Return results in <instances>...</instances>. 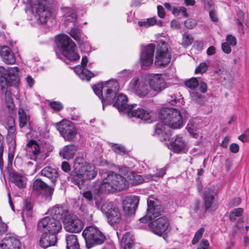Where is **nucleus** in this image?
I'll list each match as a JSON object with an SVG mask.
<instances>
[{
    "mask_svg": "<svg viewBox=\"0 0 249 249\" xmlns=\"http://www.w3.org/2000/svg\"><path fill=\"white\" fill-rule=\"evenodd\" d=\"M102 181L94 186V192L99 194L113 193L121 191L128 188L129 184L137 185L143 182L154 180V175H147L142 177L134 172H129L126 174L127 179L120 174L114 172H101Z\"/></svg>",
    "mask_w": 249,
    "mask_h": 249,
    "instance_id": "f257e3e1",
    "label": "nucleus"
},
{
    "mask_svg": "<svg viewBox=\"0 0 249 249\" xmlns=\"http://www.w3.org/2000/svg\"><path fill=\"white\" fill-rule=\"evenodd\" d=\"M73 168L71 181L78 186L82 185L86 180L93 179L97 175L94 167L82 157L75 159Z\"/></svg>",
    "mask_w": 249,
    "mask_h": 249,
    "instance_id": "f03ea898",
    "label": "nucleus"
},
{
    "mask_svg": "<svg viewBox=\"0 0 249 249\" xmlns=\"http://www.w3.org/2000/svg\"><path fill=\"white\" fill-rule=\"evenodd\" d=\"M116 93V92H115ZM113 101L111 103H114L113 106L116 107L119 111H126L128 115L131 117L140 118L141 120L146 121L151 118L152 113L145 110L142 108H138L132 110V106H129L127 104V97L122 93H118L114 95Z\"/></svg>",
    "mask_w": 249,
    "mask_h": 249,
    "instance_id": "7ed1b4c3",
    "label": "nucleus"
},
{
    "mask_svg": "<svg viewBox=\"0 0 249 249\" xmlns=\"http://www.w3.org/2000/svg\"><path fill=\"white\" fill-rule=\"evenodd\" d=\"M119 88V84L115 80H109L104 84L99 83L92 87L94 92L101 100L103 110L106 105L111 104L113 97Z\"/></svg>",
    "mask_w": 249,
    "mask_h": 249,
    "instance_id": "20e7f679",
    "label": "nucleus"
},
{
    "mask_svg": "<svg viewBox=\"0 0 249 249\" xmlns=\"http://www.w3.org/2000/svg\"><path fill=\"white\" fill-rule=\"evenodd\" d=\"M159 119L162 125L177 129L183 126V119L180 111L170 107L161 108L159 112Z\"/></svg>",
    "mask_w": 249,
    "mask_h": 249,
    "instance_id": "39448f33",
    "label": "nucleus"
},
{
    "mask_svg": "<svg viewBox=\"0 0 249 249\" xmlns=\"http://www.w3.org/2000/svg\"><path fill=\"white\" fill-rule=\"evenodd\" d=\"M56 43L61 53L68 60L74 61L79 59V55L75 52L76 45L67 35L57 36Z\"/></svg>",
    "mask_w": 249,
    "mask_h": 249,
    "instance_id": "423d86ee",
    "label": "nucleus"
},
{
    "mask_svg": "<svg viewBox=\"0 0 249 249\" xmlns=\"http://www.w3.org/2000/svg\"><path fill=\"white\" fill-rule=\"evenodd\" d=\"M82 236L88 249L94 246L101 245L106 240L105 235L94 226L86 227L82 232Z\"/></svg>",
    "mask_w": 249,
    "mask_h": 249,
    "instance_id": "0eeeda50",
    "label": "nucleus"
},
{
    "mask_svg": "<svg viewBox=\"0 0 249 249\" xmlns=\"http://www.w3.org/2000/svg\"><path fill=\"white\" fill-rule=\"evenodd\" d=\"M148 83L146 78L135 77L130 82L128 89L138 96L144 97L152 94Z\"/></svg>",
    "mask_w": 249,
    "mask_h": 249,
    "instance_id": "6e6552de",
    "label": "nucleus"
},
{
    "mask_svg": "<svg viewBox=\"0 0 249 249\" xmlns=\"http://www.w3.org/2000/svg\"><path fill=\"white\" fill-rule=\"evenodd\" d=\"M101 211L107 217L108 222L111 225L118 223L121 220L119 209L112 202H105L101 206Z\"/></svg>",
    "mask_w": 249,
    "mask_h": 249,
    "instance_id": "1a4fd4ad",
    "label": "nucleus"
},
{
    "mask_svg": "<svg viewBox=\"0 0 249 249\" xmlns=\"http://www.w3.org/2000/svg\"><path fill=\"white\" fill-rule=\"evenodd\" d=\"M171 58L167 44L164 42L159 43L156 55L155 65L158 67H164L170 62Z\"/></svg>",
    "mask_w": 249,
    "mask_h": 249,
    "instance_id": "9d476101",
    "label": "nucleus"
},
{
    "mask_svg": "<svg viewBox=\"0 0 249 249\" xmlns=\"http://www.w3.org/2000/svg\"><path fill=\"white\" fill-rule=\"evenodd\" d=\"M56 128L65 141H72L77 131L72 123L67 120H63L56 124Z\"/></svg>",
    "mask_w": 249,
    "mask_h": 249,
    "instance_id": "9b49d317",
    "label": "nucleus"
},
{
    "mask_svg": "<svg viewBox=\"0 0 249 249\" xmlns=\"http://www.w3.org/2000/svg\"><path fill=\"white\" fill-rule=\"evenodd\" d=\"M147 203L146 214L139 219L141 223L147 222V219L149 220L155 219L160 215V206L157 200H154L153 197H150L147 200Z\"/></svg>",
    "mask_w": 249,
    "mask_h": 249,
    "instance_id": "f8f14e48",
    "label": "nucleus"
},
{
    "mask_svg": "<svg viewBox=\"0 0 249 249\" xmlns=\"http://www.w3.org/2000/svg\"><path fill=\"white\" fill-rule=\"evenodd\" d=\"M32 11L36 13L35 17L41 24L46 23L47 19L51 16L50 10L39 0H35L31 4Z\"/></svg>",
    "mask_w": 249,
    "mask_h": 249,
    "instance_id": "ddd939ff",
    "label": "nucleus"
},
{
    "mask_svg": "<svg viewBox=\"0 0 249 249\" xmlns=\"http://www.w3.org/2000/svg\"><path fill=\"white\" fill-rule=\"evenodd\" d=\"M217 194V190L213 186L206 188L202 197L206 212H213L215 210V197Z\"/></svg>",
    "mask_w": 249,
    "mask_h": 249,
    "instance_id": "4468645a",
    "label": "nucleus"
},
{
    "mask_svg": "<svg viewBox=\"0 0 249 249\" xmlns=\"http://www.w3.org/2000/svg\"><path fill=\"white\" fill-rule=\"evenodd\" d=\"M169 225L168 220L165 217H160L148 224L151 231L159 236L162 235L167 231Z\"/></svg>",
    "mask_w": 249,
    "mask_h": 249,
    "instance_id": "2eb2a0df",
    "label": "nucleus"
},
{
    "mask_svg": "<svg viewBox=\"0 0 249 249\" xmlns=\"http://www.w3.org/2000/svg\"><path fill=\"white\" fill-rule=\"evenodd\" d=\"M33 190L36 193L44 195L51 199L54 191V186H50L40 178L36 179L33 183Z\"/></svg>",
    "mask_w": 249,
    "mask_h": 249,
    "instance_id": "dca6fc26",
    "label": "nucleus"
},
{
    "mask_svg": "<svg viewBox=\"0 0 249 249\" xmlns=\"http://www.w3.org/2000/svg\"><path fill=\"white\" fill-rule=\"evenodd\" d=\"M155 49V45L150 44L142 50L140 55V62L143 68L150 66L153 63Z\"/></svg>",
    "mask_w": 249,
    "mask_h": 249,
    "instance_id": "f3484780",
    "label": "nucleus"
},
{
    "mask_svg": "<svg viewBox=\"0 0 249 249\" xmlns=\"http://www.w3.org/2000/svg\"><path fill=\"white\" fill-rule=\"evenodd\" d=\"M168 146L170 149L177 153H186L188 150L187 142L180 135L174 138Z\"/></svg>",
    "mask_w": 249,
    "mask_h": 249,
    "instance_id": "a211bd4d",
    "label": "nucleus"
},
{
    "mask_svg": "<svg viewBox=\"0 0 249 249\" xmlns=\"http://www.w3.org/2000/svg\"><path fill=\"white\" fill-rule=\"evenodd\" d=\"M83 227V222L75 215H69L65 221V229L70 232H79Z\"/></svg>",
    "mask_w": 249,
    "mask_h": 249,
    "instance_id": "6ab92c4d",
    "label": "nucleus"
},
{
    "mask_svg": "<svg viewBox=\"0 0 249 249\" xmlns=\"http://www.w3.org/2000/svg\"><path fill=\"white\" fill-rule=\"evenodd\" d=\"M151 91L159 92L166 87V84L163 79L159 75H151L146 77Z\"/></svg>",
    "mask_w": 249,
    "mask_h": 249,
    "instance_id": "aec40b11",
    "label": "nucleus"
},
{
    "mask_svg": "<svg viewBox=\"0 0 249 249\" xmlns=\"http://www.w3.org/2000/svg\"><path fill=\"white\" fill-rule=\"evenodd\" d=\"M48 213L55 220L60 222L64 220L66 221L69 215V211L66 208L58 206L52 207L48 211Z\"/></svg>",
    "mask_w": 249,
    "mask_h": 249,
    "instance_id": "412c9836",
    "label": "nucleus"
},
{
    "mask_svg": "<svg viewBox=\"0 0 249 249\" xmlns=\"http://www.w3.org/2000/svg\"><path fill=\"white\" fill-rule=\"evenodd\" d=\"M139 199L138 196L126 197L123 201V208L127 214L134 213L138 205Z\"/></svg>",
    "mask_w": 249,
    "mask_h": 249,
    "instance_id": "4be33fe9",
    "label": "nucleus"
},
{
    "mask_svg": "<svg viewBox=\"0 0 249 249\" xmlns=\"http://www.w3.org/2000/svg\"><path fill=\"white\" fill-rule=\"evenodd\" d=\"M20 245L17 238L7 235L0 243V247L1 249H19Z\"/></svg>",
    "mask_w": 249,
    "mask_h": 249,
    "instance_id": "5701e85b",
    "label": "nucleus"
},
{
    "mask_svg": "<svg viewBox=\"0 0 249 249\" xmlns=\"http://www.w3.org/2000/svg\"><path fill=\"white\" fill-rule=\"evenodd\" d=\"M87 63V58L86 57H83L81 61V64L83 67H76L74 71L81 79L83 80L86 79L89 81L93 76V74L85 68Z\"/></svg>",
    "mask_w": 249,
    "mask_h": 249,
    "instance_id": "b1692460",
    "label": "nucleus"
},
{
    "mask_svg": "<svg viewBox=\"0 0 249 249\" xmlns=\"http://www.w3.org/2000/svg\"><path fill=\"white\" fill-rule=\"evenodd\" d=\"M0 55L3 62L12 65L16 62V58L11 49L6 46H3L0 49Z\"/></svg>",
    "mask_w": 249,
    "mask_h": 249,
    "instance_id": "393cba45",
    "label": "nucleus"
},
{
    "mask_svg": "<svg viewBox=\"0 0 249 249\" xmlns=\"http://www.w3.org/2000/svg\"><path fill=\"white\" fill-rule=\"evenodd\" d=\"M57 241L56 235L47 232H44L40 238L39 243L42 248L46 249L49 247L54 246Z\"/></svg>",
    "mask_w": 249,
    "mask_h": 249,
    "instance_id": "a878e982",
    "label": "nucleus"
},
{
    "mask_svg": "<svg viewBox=\"0 0 249 249\" xmlns=\"http://www.w3.org/2000/svg\"><path fill=\"white\" fill-rule=\"evenodd\" d=\"M78 148L74 144H68L65 146L60 151V157L66 160L72 159Z\"/></svg>",
    "mask_w": 249,
    "mask_h": 249,
    "instance_id": "bb28decb",
    "label": "nucleus"
},
{
    "mask_svg": "<svg viewBox=\"0 0 249 249\" xmlns=\"http://www.w3.org/2000/svg\"><path fill=\"white\" fill-rule=\"evenodd\" d=\"M42 176H44L50 179L52 182L55 185L58 174L56 170L50 166H46L42 169L40 172Z\"/></svg>",
    "mask_w": 249,
    "mask_h": 249,
    "instance_id": "cd10ccee",
    "label": "nucleus"
},
{
    "mask_svg": "<svg viewBox=\"0 0 249 249\" xmlns=\"http://www.w3.org/2000/svg\"><path fill=\"white\" fill-rule=\"evenodd\" d=\"M18 70L17 67L10 68L9 73L6 75L9 86H17L19 83Z\"/></svg>",
    "mask_w": 249,
    "mask_h": 249,
    "instance_id": "c85d7f7f",
    "label": "nucleus"
},
{
    "mask_svg": "<svg viewBox=\"0 0 249 249\" xmlns=\"http://www.w3.org/2000/svg\"><path fill=\"white\" fill-rule=\"evenodd\" d=\"M65 18V23L75 22L77 20V14L75 9L70 7H63L61 9Z\"/></svg>",
    "mask_w": 249,
    "mask_h": 249,
    "instance_id": "c756f323",
    "label": "nucleus"
},
{
    "mask_svg": "<svg viewBox=\"0 0 249 249\" xmlns=\"http://www.w3.org/2000/svg\"><path fill=\"white\" fill-rule=\"evenodd\" d=\"M10 179L12 182L19 188H24L26 187V178L17 173H11L10 174Z\"/></svg>",
    "mask_w": 249,
    "mask_h": 249,
    "instance_id": "7c9ffc66",
    "label": "nucleus"
},
{
    "mask_svg": "<svg viewBox=\"0 0 249 249\" xmlns=\"http://www.w3.org/2000/svg\"><path fill=\"white\" fill-rule=\"evenodd\" d=\"M134 236L129 232H126L121 241V249H132L134 242Z\"/></svg>",
    "mask_w": 249,
    "mask_h": 249,
    "instance_id": "2f4dec72",
    "label": "nucleus"
},
{
    "mask_svg": "<svg viewBox=\"0 0 249 249\" xmlns=\"http://www.w3.org/2000/svg\"><path fill=\"white\" fill-rule=\"evenodd\" d=\"M54 218L50 215L44 217L39 220L37 224V229L41 231L48 232Z\"/></svg>",
    "mask_w": 249,
    "mask_h": 249,
    "instance_id": "473e14b6",
    "label": "nucleus"
},
{
    "mask_svg": "<svg viewBox=\"0 0 249 249\" xmlns=\"http://www.w3.org/2000/svg\"><path fill=\"white\" fill-rule=\"evenodd\" d=\"M26 149L35 156L38 155L42 151L40 146L34 140H31L28 142L26 145Z\"/></svg>",
    "mask_w": 249,
    "mask_h": 249,
    "instance_id": "72a5a7b5",
    "label": "nucleus"
},
{
    "mask_svg": "<svg viewBox=\"0 0 249 249\" xmlns=\"http://www.w3.org/2000/svg\"><path fill=\"white\" fill-rule=\"evenodd\" d=\"M155 132L157 135L160 136L161 141L167 142L170 140V134L166 132L165 126L162 125V124L158 123L156 125Z\"/></svg>",
    "mask_w": 249,
    "mask_h": 249,
    "instance_id": "f704fd0d",
    "label": "nucleus"
},
{
    "mask_svg": "<svg viewBox=\"0 0 249 249\" xmlns=\"http://www.w3.org/2000/svg\"><path fill=\"white\" fill-rule=\"evenodd\" d=\"M66 248L67 249H79L80 245L77 236L74 234H70L66 236Z\"/></svg>",
    "mask_w": 249,
    "mask_h": 249,
    "instance_id": "c9c22d12",
    "label": "nucleus"
},
{
    "mask_svg": "<svg viewBox=\"0 0 249 249\" xmlns=\"http://www.w3.org/2000/svg\"><path fill=\"white\" fill-rule=\"evenodd\" d=\"M61 229V222L58 220L54 219L47 232L56 235Z\"/></svg>",
    "mask_w": 249,
    "mask_h": 249,
    "instance_id": "e433bc0d",
    "label": "nucleus"
},
{
    "mask_svg": "<svg viewBox=\"0 0 249 249\" xmlns=\"http://www.w3.org/2000/svg\"><path fill=\"white\" fill-rule=\"evenodd\" d=\"M201 202L198 199H196L195 201L193 210L197 215L200 217H202L205 216L206 213L205 207L203 206L202 209H200Z\"/></svg>",
    "mask_w": 249,
    "mask_h": 249,
    "instance_id": "4c0bfd02",
    "label": "nucleus"
},
{
    "mask_svg": "<svg viewBox=\"0 0 249 249\" xmlns=\"http://www.w3.org/2000/svg\"><path fill=\"white\" fill-rule=\"evenodd\" d=\"M19 124L20 127H24L27 123L28 117L23 108H19L18 111Z\"/></svg>",
    "mask_w": 249,
    "mask_h": 249,
    "instance_id": "58836bf2",
    "label": "nucleus"
},
{
    "mask_svg": "<svg viewBox=\"0 0 249 249\" xmlns=\"http://www.w3.org/2000/svg\"><path fill=\"white\" fill-rule=\"evenodd\" d=\"M9 121L11 123V125L7 127V137L8 139L13 140L16 136V127L14 125V119L12 117H10L9 118Z\"/></svg>",
    "mask_w": 249,
    "mask_h": 249,
    "instance_id": "ea45409f",
    "label": "nucleus"
},
{
    "mask_svg": "<svg viewBox=\"0 0 249 249\" xmlns=\"http://www.w3.org/2000/svg\"><path fill=\"white\" fill-rule=\"evenodd\" d=\"M193 41V38L192 36L188 33H184L182 35V46L186 48L191 45Z\"/></svg>",
    "mask_w": 249,
    "mask_h": 249,
    "instance_id": "a19ab883",
    "label": "nucleus"
},
{
    "mask_svg": "<svg viewBox=\"0 0 249 249\" xmlns=\"http://www.w3.org/2000/svg\"><path fill=\"white\" fill-rule=\"evenodd\" d=\"M4 92L5 102L7 107L10 109L12 110L14 108V104L12 97L11 93L9 91L7 90H6Z\"/></svg>",
    "mask_w": 249,
    "mask_h": 249,
    "instance_id": "79ce46f5",
    "label": "nucleus"
},
{
    "mask_svg": "<svg viewBox=\"0 0 249 249\" xmlns=\"http://www.w3.org/2000/svg\"><path fill=\"white\" fill-rule=\"evenodd\" d=\"M190 96L192 100L194 102L199 104H202L204 103V97L198 92L193 91L190 92Z\"/></svg>",
    "mask_w": 249,
    "mask_h": 249,
    "instance_id": "37998d69",
    "label": "nucleus"
},
{
    "mask_svg": "<svg viewBox=\"0 0 249 249\" xmlns=\"http://www.w3.org/2000/svg\"><path fill=\"white\" fill-rule=\"evenodd\" d=\"M243 213V209L241 208L234 209L230 213V218L231 221H235L236 217L240 216Z\"/></svg>",
    "mask_w": 249,
    "mask_h": 249,
    "instance_id": "c03bdc74",
    "label": "nucleus"
},
{
    "mask_svg": "<svg viewBox=\"0 0 249 249\" xmlns=\"http://www.w3.org/2000/svg\"><path fill=\"white\" fill-rule=\"evenodd\" d=\"M81 34L82 31L77 27L72 28L69 32L70 35L77 41L80 40Z\"/></svg>",
    "mask_w": 249,
    "mask_h": 249,
    "instance_id": "a18cd8bd",
    "label": "nucleus"
},
{
    "mask_svg": "<svg viewBox=\"0 0 249 249\" xmlns=\"http://www.w3.org/2000/svg\"><path fill=\"white\" fill-rule=\"evenodd\" d=\"M186 129L190 134L194 138H197L198 136V134L197 132L196 126L192 124L191 122L187 124Z\"/></svg>",
    "mask_w": 249,
    "mask_h": 249,
    "instance_id": "49530a36",
    "label": "nucleus"
},
{
    "mask_svg": "<svg viewBox=\"0 0 249 249\" xmlns=\"http://www.w3.org/2000/svg\"><path fill=\"white\" fill-rule=\"evenodd\" d=\"M113 151L118 154H125L126 150L123 146L118 144H112L111 145Z\"/></svg>",
    "mask_w": 249,
    "mask_h": 249,
    "instance_id": "de8ad7c7",
    "label": "nucleus"
},
{
    "mask_svg": "<svg viewBox=\"0 0 249 249\" xmlns=\"http://www.w3.org/2000/svg\"><path fill=\"white\" fill-rule=\"evenodd\" d=\"M185 86L190 89H195L198 85V80L196 78H192L185 83Z\"/></svg>",
    "mask_w": 249,
    "mask_h": 249,
    "instance_id": "09e8293b",
    "label": "nucleus"
},
{
    "mask_svg": "<svg viewBox=\"0 0 249 249\" xmlns=\"http://www.w3.org/2000/svg\"><path fill=\"white\" fill-rule=\"evenodd\" d=\"M204 231V228H201L196 231L194 238L192 241L193 244H195L198 241V240L202 237Z\"/></svg>",
    "mask_w": 249,
    "mask_h": 249,
    "instance_id": "8fccbe9b",
    "label": "nucleus"
},
{
    "mask_svg": "<svg viewBox=\"0 0 249 249\" xmlns=\"http://www.w3.org/2000/svg\"><path fill=\"white\" fill-rule=\"evenodd\" d=\"M9 86L7 77L1 76L0 77V86L1 90L3 92L5 91L7 87Z\"/></svg>",
    "mask_w": 249,
    "mask_h": 249,
    "instance_id": "3c124183",
    "label": "nucleus"
},
{
    "mask_svg": "<svg viewBox=\"0 0 249 249\" xmlns=\"http://www.w3.org/2000/svg\"><path fill=\"white\" fill-rule=\"evenodd\" d=\"M208 69V65L205 62L201 63L196 68L195 72L196 73H203L206 72Z\"/></svg>",
    "mask_w": 249,
    "mask_h": 249,
    "instance_id": "603ef678",
    "label": "nucleus"
},
{
    "mask_svg": "<svg viewBox=\"0 0 249 249\" xmlns=\"http://www.w3.org/2000/svg\"><path fill=\"white\" fill-rule=\"evenodd\" d=\"M82 195L87 201L89 202H92L93 199H95V195H93L90 191L84 192Z\"/></svg>",
    "mask_w": 249,
    "mask_h": 249,
    "instance_id": "864d4df0",
    "label": "nucleus"
},
{
    "mask_svg": "<svg viewBox=\"0 0 249 249\" xmlns=\"http://www.w3.org/2000/svg\"><path fill=\"white\" fill-rule=\"evenodd\" d=\"M50 106L55 111H59L63 108L62 105L59 102L53 101L50 103Z\"/></svg>",
    "mask_w": 249,
    "mask_h": 249,
    "instance_id": "5fc2aeb1",
    "label": "nucleus"
},
{
    "mask_svg": "<svg viewBox=\"0 0 249 249\" xmlns=\"http://www.w3.org/2000/svg\"><path fill=\"white\" fill-rule=\"evenodd\" d=\"M32 209V204L28 202H26L25 203V207L23 210V214H26L28 216H30L31 214V211Z\"/></svg>",
    "mask_w": 249,
    "mask_h": 249,
    "instance_id": "6e6d98bb",
    "label": "nucleus"
},
{
    "mask_svg": "<svg viewBox=\"0 0 249 249\" xmlns=\"http://www.w3.org/2000/svg\"><path fill=\"white\" fill-rule=\"evenodd\" d=\"M226 41L230 45L234 46L236 45L237 42L235 36L231 35H228L226 37Z\"/></svg>",
    "mask_w": 249,
    "mask_h": 249,
    "instance_id": "4d7b16f0",
    "label": "nucleus"
},
{
    "mask_svg": "<svg viewBox=\"0 0 249 249\" xmlns=\"http://www.w3.org/2000/svg\"><path fill=\"white\" fill-rule=\"evenodd\" d=\"M222 51L227 54L230 53L231 51L230 45L227 42H224L222 44Z\"/></svg>",
    "mask_w": 249,
    "mask_h": 249,
    "instance_id": "13d9d810",
    "label": "nucleus"
},
{
    "mask_svg": "<svg viewBox=\"0 0 249 249\" xmlns=\"http://www.w3.org/2000/svg\"><path fill=\"white\" fill-rule=\"evenodd\" d=\"M157 10L158 16L161 18H163L165 16V12L163 7L161 5H158L157 6Z\"/></svg>",
    "mask_w": 249,
    "mask_h": 249,
    "instance_id": "bf43d9fd",
    "label": "nucleus"
},
{
    "mask_svg": "<svg viewBox=\"0 0 249 249\" xmlns=\"http://www.w3.org/2000/svg\"><path fill=\"white\" fill-rule=\"evenodd\" d=\"M209 244L208 241L206 240L201 241L197 249H208Z\"/></svg>",
    "mask_w": 249,
    "mask_h": 249,
    "instance_id": "052dcab7",
    "label": "nucleus"
},
{
    "mask_svg": "<svg viewBox=\"0 0 249 249\" xmlns=\"http://www.w3.org/2000/svg\"><path fill=\"white\" fill-rule=\"evenodd\" d=\"M239 147L238 145L235 143H233L230 146V151L233 153H236L239 151Z\"/></svg>",
    "mask_w": 249,
    "mask_h": 249,
    "instance_id": "680f3d73",
    "label": "nucleus"
},
{
    "mask_svg": "<svg viewBox=\"0 0 249 249\" xmlns=\"http://www.w3.org/2000/svg\"><path fill=\"white\" fill-rule=\"evenodd\" d=\"M61 168L65 172H69L71 170V166L66 161H63L62 163Z\"/></svg>",
    "mask_w": 249,
    "mask_h": 249,
    "instance_id": "e2e57ef3",
    "label": "nucleus"
},
{
    "mask_svg": "<svg viewBox=\"0 0 249 249\" xmlns=\"http://www.w3.org/2000/svg\"><path fill=\"white\" fill-rule=\"evenodd\" d=\"M7 231V225L4 223H0V235L5 233Z\"/></svg>",
    "mask_w": 249,
    "mask_h": 249,
    "instance_id": "0e129e2a",
    "label": "nucleus"
},
{
    "mask_svg": "<svg viewBox=\"0 0 249 249\" xmlns=\"http://www.w3.org/2000/svg\"><path fill=\"white\" fill-rule=\"evenodd\" d=\"M199 89L202 93H205L207 90V85L204 82H201L199 84Z\"/></svg>",
    "mask_w": 249,
    "mask_h": 249,
    "instance_id": "69168bd1",
    "label": "nucleus"
},
{
    "mask_svg": "<svg viewBox=\"0 0 249 249\" xmlns=\"http://www.w3.org/2000/svg\"><path fill=\"white\" fill-rule=\"evenodd\" d=\"M241 203V199L240 198H235L233 199L231 202V206L232 207H234L238 205Z\"/></svg>",
    "mask_w": 249,
    "mask_h": 249,
    "instance_id": "338daca9",
    "label": "nucleus"
},
{
    "mask_svg": "<svg viewBox=\"0 0 249 249\" xmlns=\"http://www.w3.org/2000/svg\"><path fill=\"white\" fill-rule=\"evenodd\" d=\"M209 15L211 19L213 22H216L217 20V16L214 11H211L209 12Z\"/></svg>",
    "mask_w": 249,
    "mask_h": 249,
    "instance_id": "774afa93",
    "label": "nucleus"
}]
</instances>
